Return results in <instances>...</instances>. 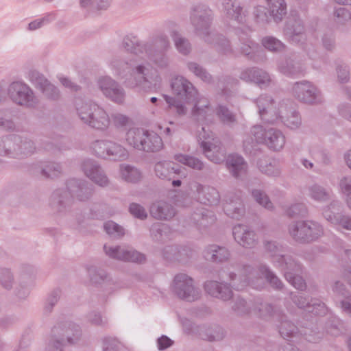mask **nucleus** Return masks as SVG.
I'll list each match as a JSON object with an SVG mask.
<instances>
[{"label": "nucleus", "mask_w": 351, "mask_h": 351, "mask_svg": "<svg viewBox=\"0 0 351 351\" xmlns=\"http://www.w3.org/2000/svg\"><path fill=\"white\" fill-rule=\"evenodd\" d=\"M172 88L177 94L178 99L182 100L186 104L193 106V111L195 114L199 117H205L208 112L207 101L205 99H197V93L191 83L183 78H176L172 82Z\"/></svg>", "instance_id": "f257e3e1"}, {"label": "nucleus", "mask_w": 351, "mask_h": 351, "mask_svg": "<svg viewBox=\"0 0 351 351\" xmlns=\"http://www.w3.org/2000/svg\"><path fill=\"white\" fill-rule=\"evenodd\" d=\"M126 140L131 146L147 152H156L162 147V139L159 136L153 134L149 136L147 132L140 129L130 130Z\"/></svg>", "instance_id": "f03ea898"}, {"label": "nucleus", "mask_w": 351, "mask_h": 351, "mask_svg": "<svg viewBox=\"0 0 351 351\" xmlns=\"http://www.w3.org/2000/svg\"><path fill=\"white\" fill-rule=\"evenodd\" d=\"M81 119L93 128L103 130L110 123L106 112L95 104H85L78 109Z\"/></svg>", "instance_id": "7ed1b4c3"}, {"label": "nucleus", "mask_w": 351, "mask_h": 351, "mask_svg": "<svg viewBox=\"0 0 351 351\" xmlns=\"http://www.w3.org/2000/svg\"><path fill=\"white\" fill-rule=\"evenodd\" d=\"M205 134V128L203 127L202 133H200L198 136L201 147L208 158L215 162H219L223 154L219 152L218 146L212 142L214 138H211L209 134L206 136Z\"/></svg>", "instance_id": "20e7f679"}, {"label": "nucleus", "mask_w": 351, "mask_h": 351, "mask_svg": "<svg viewBox=\"0 0 351 351\" xmlns=\"http://www.w3.org/2000/svg\"><path fill=\"white\" fill-rule=\"evenodd\" d=\"M175 289L178 295L187 300L195 299V290L192 285V279L184 274H180L176 276Z\"/></svg>", "instance_id": "39448f33"}, {"label": "nucleus", "mask_w": 351, "mask_h": 351, "mask_svg": "<svg viewBox=\"0 0 351 351\" xmlns=\"http://www.w3.org/2000/svg\"><path fill=\"white\" fill-rule=\"evenodd\" d=\"M10 93L12 99L19 104H28L32 100V90L24 84L21 82L13 83L10 88Z\"/></svg>", "instance_id": "423d86ee"}, {"label": "nucleus", "mask_w": 351, "mask_h": 351, "mask_svg": "<svg viewBox=\"0 0 351 351\" xmlns=\"http://www.w3.org/2000/svg\"><path fill=\"white\" fill-rule=\"evenodd\" d=\"M104 250L108 256L120 260L142 263L145 259L143 254L136 251H123L119 247L112 248L107 245L104 246Z\"/></svg>", "instance_id": "0eeeda50"}, {"label": "nucleus", "mask_w": 351, "mask_h": 351, "mask_svg": "<svg viewBox=\"0 0 351 351\" xmlns=\"http://www.w3.org/2000/svg\"><path fill=\"white\" fill-rule=\"evenodd\" d=\"M93 149L99 155H103L106 151L108 155L115 156L119 158L125 156V150L123 148L112 143L97 141L94 144Z\"/></svg>", "instance_id": "6e6552de"}, {"label": "nucleus", "mask_w": 351, "mask_h": 351, "mask_svg": "<svg viewBox=\"0 0 351 351\" xmlns=\"http://www.w3.org/2000/svg\"><path fill=\"white\" fill-rule=\"evenodd\" d=\"M100 86L104 93L112 98L116 102H121L123 100V93L117 88L115 83L108 77H104L100 81Z\"/></svg>", "instance_id": "1a4fd4ad"}, {"label": "nucleus", "mask_w": 351, "mask_h": 351, "mask_svg": "<svg viewBox=\"0 0 351 351\" xmlns=\"http://www.w3.org/2000/svg\"><path fill=\"white\" fill-rule=\"evenodd\" d=\"M206 290L209 294L215 297H219L226 300L231 298L232 291L226 285L219 284L217 282H208L205 285Z\"/></svg>", "instance_id": "9d476101"}, {"label": "nucleus", "mask_w": 351, "mask_h": 351, "mask_svg": "<svg viewBox=\"0 0 351 351\" xmlns=\"http://www.w3.org/2000/svg\"><path fill=\"white\" fill-rule=\"evenodd\" d=\"M233 234L235 240L241 245L248 247L254 243V234L247 231L246 227L239 225L234 227Z\"/></svg>", "instance_id": "9b49d317"}, {"label": "nucleus", "mask_w": 351, "mask_h": 351, "mask_svg": "<svg viewBox=\"0 0 351 351\" xmlns=\"http://www.w3.org/2000/svg\"><path fill=\"white\" fill-rule=\"evenodd\" d=\"M264 142L267 145L274 150L280 149L285 143L284 136L278 131L269 130L266 133Z\"/></svg>", "instance_id": "f8f14e48"}, {"label": "nucleus", "mask_w": 351, "mask_h": 351, "mask_svg": "<svg viewBox=\"0 0 351 351\" xmlns=\"http://www.w3.org/2000/svg\"><path fill=\"white\" fill-rule=\"evenodd\" d=\"M151 215L156 219H167L174 215V212L167 204H154L150 209Z\"/></svg>", "instance_id": "ddd939ff"}, {"label": "nucleus", "mask_w": 351, "mask_h": 351, "mask_svg": "<svg viewBox=\"0 0 351 351\" xmlns=\"http://www.w3.org/2000/svg\"><path fill=\"white\" fill-rule=\"evenodd\" d=\"M271 14L275 21L280 20L285 14L286 5L284 0H267Z\"/></svg>", "instance_id": "4468645a"}, {"label": "nucleus", "mask_w": 351, "mask_h": 351, "mask_svg": "<svg viewBox=\"0 0 351 351\" xmlns=\"http://www.w3.org/2000/svg\"><path fill=\"white\" fill-rule=\"evenodd\" d=\"M294 90L296 93H302V96L298 94V97L305 102H311L314 98L315 91L314 88L308 83L297 84Z\"/></svg>", "instance_id": "2eb2a0df"}, {"label": "nucleus", "mask_w": 351, "mask_h": 351, "mask_svg": "<svg viewBox=\"0 0 351 351\" xmlns=\"http://www.w3.org/2000/svg\"><path fill=\"white\" fill-rule=\"evenodd\" d=\"M228 169L235 176L245 169V164L243 162V158L235 155H230L227 160Z\"/></svg>", "instance_id": "dca6fc26"}, {"label": "nucleus", "mask_w": 351, "mask_h": 351, "mask_svg": "<svg viewBox=\"0 0 351 351\" xmlns=\"http://www.w3.org/2000/svg\"><path fill=\"white\" fill-rule=\"evenodd\" d=\"M85 172L88 177L100 186H104L108 182L106 177L101 173L97 167H93L91 170H88L87 167H86Z\"/></svg>", "instance_id": "f3484780"}, {"label": "nucleus", "mask_w": 351, "mask_h": 351, "mask_svg": "<svg viewBox=\"0 0 351 351\" xmlns=\"http://www.w3.org/2000/svg\"><path fill=\"white\" fill-rule=\"evenodd\" d=\"M121 176L123 179L128 182H136L141 178L140 172L136 169L129 166L121 168Z\"/></svg>", "instance_id": "a211bd4d"}, {"label": "nucleus", "mask_w": 351, "mask_h": 351, "mask_svg": "<svg viewBox=\"0 0 351 351\" xmlns=\"http://www.w3.org/2000/svg\"><path fill=\"white\" fill-rule=\"evenodd\" d=\"M176 160L178 162L193 169H200L202 167V162L193 157H188L184 155H178L176 156Z\"/></svg>", "instance_id": "6ab92c4d"}, {"label": "nucleus", "mask_w": 351, "mask_h": 351, "mask_svg": "<svg viewBox=\"0 0 351 351\" xmlns=\"http://www.w3.org/2000/svg\"><path fill=\"white\" fill-rule=\"evenodd\" d=\"M263 45L270 51H280L284 48L283 44L274 38L266 37L263 40Z\"/></svg>", "instance_id": "aec40b11"}, {"label": "nucleus", "mask_w": 351, "mask_h": 351, "mask_svg": "<svg viewBox=\"0 0 351 351\" xmlns=\"http://www.w3.org/2000/svg\"><path fill=\"white\" fill-rule=\"evenodd\" d=\"M210 251L213 253L212 258L215 261H222L228 256L227 250L223 247L213 246L210 248Z\"/></svg>", "instance_id": "412c9836"}, {"label": "nucleus", "mask_w": 351, "mask_h": 351, "mask_svg": "<svg viewBox=\"0 0 351 351\" xmlns=\"http://www.w3.org/2000/svg\"><path fill=\"white\" fill-rule=\"evenodd\" d=\"M311 232V228L307 227L305 223H302L299 226L296 227V230L291 232V234L294 237L300 239H306V237Z\"/></svg>", "instance_id": "4be33fe9"}, {"label": "nucleus", "mask_w": 351, "mask_h": 351, "mask_svg": "<svg viewBox=\"0 0 351 351\" xmlns=\"http://www.w3.org/2000/svg\"><path fill=\"white\" fill-rule=\"evenodd\" d=\"M104 228L108 234L119 236L123 234L122 228L112 221L106 223Z\"/></svg>", "instance_id": "5701e85b"}, {"label": "nucleus", "mask_w": 351, "mask_h": 351, "mask_svg": "<svg viewBox=\"0 0 351 351\" xmlns=\"http://www.w3.org/2000/svg\"><path fill=\"white\" fill-rule=\"evenodd\" d=\"M253 196L254 197V198L256 199L257 202L258 204H260L261 205L263 206L264 207H265L267 208H271V203L269 200L267 196L263 194L261 191H254L253 192Z\"/></svg>", "instance_id": "b1692460"}, {"label": "nucleus", "mask_w": 351, "mask_h": 351, "mask_svg": "<svg viewBox=\"0 0 351 351\" xmlns=\"http://www.w3.org/2000/svg\"><path fill=\"white\" fill-rule=\"evenodd\" d=\"M130 211L132 215L141 219H143L147 217L145 210L140 205L136 204H132L130 205Z\"/></svg>", "instance_id": "393cba45"}, {"label": "nucleus", "mask_w": 351, "mask_h": 351, "mask_svg": "<svg viewBox=\"0 0 351 351\" xmlns=\"http://www.w3.org/2000/svg\"><path fill=\"white\" fill-rule=\"evenodd\" d=\"M217 115L221 119L223 122H231L234 120L233 117L228 110L223 108L220 107L217 110Z\"/></svg>", "instance_id": "a878e982"}, {"label": "nucleus", "mask_w": 351, "mask_h": 351, "mask_svg": "<svg viewBox=\"0 0 351 351\" xmlns=\"http://www.w3.org/2000/svg\"><path fill=\"white\" fill-rule=\"evenodd\" d=\"M39 86L47 96L52 97L51 93L55 90V88L47 80H41V82H39Z\"/></svg>", "instance_id": "bb28decb"}, {"label": "nucleus", "mask_w": 351, "mask_h": 351, "mask_svg": "<svg viewBox=\"0 0 351 351\" xmlns=\"http://www.w3.org/2000/svg\"><path fill=\"white\" fill-rule=\"evenodd\" d=\"M175 42L177 49L180 52L185 54L189 51V44L184 39L179 38Z\"/></svg>", "instance_id": "cd10ccee"}, {"label": "nucleus", "mask_w": 351, "mask_h": 351, "mask_svg": "<svg viewBox=\"0 0 351 351\" xmlns=\"http://www.w3.org/2000/svg\"><path fill=\"white\" fill-rule=\"evenodd\" d=\"M190 69L193 71L196 75L200 77L203 80H206L208 79V75L206 72L196 64H191L190 65Z\"/></svg>", "instance_id": "c85d7f7f"}, {"label": "nucleus", "mask_w": 351, "mask_h": 351, "mask_svg": "<svg viewBox=\"0 0 351 351\" xmlns=\"http://www.w3.org/2000/svg\"><path fill=\"white\" fill-rule=\"evenodd\" d=\"M171 340L166 336H162L158 340V346L160 350H164L171 346Z\"/></svg>", "instance_id": "c756f323"}, {"label": "nucleus", "mask_w": 351, "mask_h": 351, "mask_svg": "<svg viewBox=\"0 0 351 351\" xmlns=\"http://www.w3.org/2000/svg\"><path fill=\"white\" fill-rule=\"evenodd\" d=\"M113 121L117 126H123L128 123L129 120L124 115L117 114L114 116Z\"/></svg>", "instance_id": "7c9ffc66"}, {"label": "nucleus", "mask_w": 351, "mask_h": 351, "mask_svg": "<svg viewBox=\"0 0 351 351\" xmlns=\"http://www.w3.org/2000/svg\"><path fill=\"white\" fill-rule=\"evenodd\" d=\"M337 16L338 18H342V22L351 19L350 14L343 8H340L337 10Z\"/></svg>", "instance_id": "2f4dec72"}, {"label": "nucleus", "mask_w": 351, "mask_h": 351, "mask_svg": "<svg viewBox=\"0 0 351 351\" xmlns=\"http://www.w3.org/2000/svg\"><path fill=\"white\" fill-rule=\"evenodd\" d=\"M291 281L293 285L298 289H302L305 287V283L304 280L300 277H294Z\"/></svg>", "instance_id": "473e14b6"}, {"label": "nucleus", "mask_w": 351, "mask_h": 351, "mask_svg": "<svg viewBox=\"0 0 351 351\" xmlns=\"http://www.w3.org/2000/svg\"><path fill=\"white\" fill-rule=\"evenodd\" d=\"M341 187L344 193L349 192L348 193V204L350 208H351V186L350 185H344L343 182L341 183Z\"/></svg>", "instance_id": "72a5a7b5"}, {"label": "nucleus", "mask_w": 351, "mask_h": 351, "mask_svg": "<svg viewBox=\"0 0 351 351\" xmlns=\"http://www.w3.org/2000/svg\"><path fill=\"white\" fill-rule=\"evenodd\" d=\"M253 132H254V135L256 139L258 141L261 142V139L262 138V136L263 135V130L262 127H261V126L254 127Z\"/></svg>", "instance_id": "f704fd0d"}, {"label": "nucleus", "mask_w": 351, "mask_h": 351, "mask_svg": "<svg viewBox=\"0 0 351 351\" xmlns=\"http://www.w3.org/2000/svg\"><path fill=\"white\" fill-rule=\"evenodd\" d=\"M265 101L267 102V104H270L271 102L267 101V99L264 98H259L258 99V106L259 108L260 114L262 115L263 114V112L265 111V108H263V106L265 104Z\"/></svg>", "instance_id": "c9c22d12"}, {"label": "nucleus", "mask_w": 351, "mask_h": 351, "mask_svg": "<svg viewBox=\"0 0 351 351\" xmlns=\"http://www.w3.org/2000/svg\"><path fill=\"white\" fill-rule=\"evenodd\" d=\"M343 309L348 313H351V300L343 301L342 302Z\"/></svg>", "instance_id": "e433bc0d"}, {"label": "nucleus", "mask_w": 351, "mask_h": 351, "mask_svg": "<svg viewBox=\"0 0 351 351\" xmlns=\"http://www.w3.org/2000/svg\"><path fill=\"white\" fill-rule=\"evenodd\" d=\"M210 194L211 195V199L208 198L209 203L213 204L215 201L218 200L219 194L215 189H211Z\"/></svg>", "instance_id": "4c0bfd02"}, {"label": "nucleus", "mask_w": 351, "mask_h": 351, "mask_svg": "<svg viewBox=\"0 0 351 351\" xmlns=\"http://www.w3.org/2000/svg\"><path fill=\"white\" fill-rule=\"evenodd\" d=\"M166 101L168 104H169L170 106H176L177 110H178V112L179 113H182L184 112V110H182V108L181 106L178 105V104H175L174 102L173 101V99L170 98V97H166Z\"/></svg>", "instance_id": "58836bf2"}, {"label": "nucleus", "mask_w": 351, "mask_h": 351, "mask_svg": "<svg viewBox=\"0 0 351 351\" xmlns=\"http://www.w3.org/2000/svg\"><path fill=\"white\" fill-rule=\"evenodd\" d=\"M43 21H35L29 24V29H36L39 27L42 23Z\"/></svg>", "instance_id": "ea45409f"}, {"label": "nucleus", "mask_w": 351, "mask_h": 351, "mask_svg": "<svg viewBox=\"0 0 351 351\" xmlns=\"http://www.w3.org/2000/svg\"><path fill=\"white\" fill-rule=\"evenodd\" d=\"M267 278L270 280L271 282L275 284L277 287H279L277 284L278 282V280L276 277L274 276L271 274H269Z\"/></svg>", "instance_id": "a19ab883"}, {"label": "nucleus", "mask_w": 351, "mask_h": 351, "mask_svg": "<svg viewBox=\"0 0 351 351\" xmlns=\"http://www.w3.org/2000/svg\"><path fill=\"white\" fill-rule=\"evenodd\" d=\"M60 81L64 86L70 87L71 88L73 89L72 83L69 80H67L66 78H62V79H60Z\"/></svg>", "instance_id": "79ce46f5"}, {"label": "nucleus", "mask_w": 351, "mask_h": 351, "mask_svg": "<svg viewBox=\"0 0 351 351\" xmlns=\"http://www.w3.org/2000/svg\"><path fill=\"white\" fill-rule=\"evenodd\" d=\"M162 169H163V166H162V164L158 163V164H157V165H156L155 169H156V171L157 174H158L159 176H162V173L159 174V171H160V170H162Z\"/></svg>", "instance_id": "37998d69"}, {"label": "nucleus", "mask_w": 351, "mask_h": 351, "mask_svg": "<svg viewBox=\"0 0 351 351\" xmlns=\"http://www.w3.org/2000/svg\"><path fill=\"white\" fill-rule=\"evenodd\" d=\"M346 162L349 167L351 169V150L346 155Z\"/></svg>", "instance_id": "c03bdc74"}, {"label": "nucleus", "mask_w": 351, "mask_h": 351, "mask_svg": "<svg viewBox=\"0 0 351 351\" xmlns=\"http://www.w3.org/2000/svg\"><path fill=\"white\" fill-rule=\"evenodd\" d=\"M339 4H350L351 0H335Z\"/></svg>", "instance_id": "a18cd8bd"}, {"label": "nucleus", "mask_w": 351, "mask_h": 351, "mask_svg": "<svg viewBox=\"0 0 351 351\" xmlns=\"http://www.w3.org/2000/svg\"><path fill=\"white\" fill-rule=\"evenodd\" d=\"M343 226L346 228V229H348V230H351V219L348 221H346L344 223V225Z\"/></svg>", "instance_id": "49530a36"}, {"label": "nucleus", "mask_w": 351, "mask_h": 351, "mask_svg": "<svg viewBox=\"0 0 351 351\" xmlns=\"http://www.w3.org/2000/svg\"><path fill=\"white\" fill-rule=\"evenodd\" d=\"M304 165L306 167H313V164L311 162H308V161L305 160L304 162Z\"/></svg>", "instance_id": "de8ad7c7"}, {"label": "nucleus", "mask_w": 351, "mask_h": 351, "mask_svg": "<svg viewBox=\"0 0 351 351\" xmlns=\"http://www.w3.org/2000/svg\"><path fill=\"white\" fill-rule=\"evenodd\" d=\"M137 71L139 74H143V66H138L137 68Z\"/></svg>", "instance_id": "09e8293b"}, {"label": "nucleus", "mask_w": 351, "mask_h": 351, "mask_svg": "<svg viewBox=\"0 0 351 351\" xmlns=\"http://www.w3.org/2000/svg\"><path fill=\"white\" fill-rule=\"evenodd\" d=\"M181 184V182L180 180H175L173 182V184L174 186H180Z\"/></svg>", "instance_id": "8fccbe9b"}, {"label": "nucleus", "mask_w": 351, "mask_h": 351, "mask_svg": "<svg viewBox=\"0 0 351 351\" xmlns=\"http://www.w3.org/2000/svg\"><path fill=\"white\" fill-rule=\"evenodd\" d=\"M318 307L324 313L326 311L325 306L324 304H319Z\"/></svg>", "instance_id": "3c124183"}, {"label": "nucleus", "mask_w": 351, "mask_h": 351, "mask_svg": "<svg viewBox=\"0 0 351 351\" xmlns=\"http://www.w3.org/2000/svg\"><path fill=\"white\" fill-rule=\"evenodd\" d=\"M134 141H136V142H138L139 143L140 141H141V138L138 137L137 136H136L134 138Z\"/></svg>", "instance_id": "603ef678"}, {"label": "nucleus", "mask_w": 351, "mask_h": 351, "mask_svg": "<svg viewBox=\"0 0 351 351\" xmlns=\"http://www.w3.org/2000/svg\"><path fill=\"white\" fill-rule=\"evenodd\" d=\"M172 169L174 170V172L176 173H180V171L179 169H174V167H172Z\"/></svg>", "instance_id": "864d4df0"}, {"label": "nucleus", "mask_w": 351, "mask_h": 351, "mask_svg": "<svg viewBox=\"0 0 351 351\" xmlns=\"http://www.w3.org/2000/svg\"><path fill=\"white\" fill-rule=\"evenodd\" d=\"M313 196H314V197L315 199H320L321 198L318 195H316V194H314Z\"/></svg>", "instance_id": "5fc2aeb1"}, {"label": "nucleus", "mask_w": 351, "mask_h": 351, "mask_svg": "<svg viewBox=\"0 0 351 351\" xmlns=\"http://www.w3.org/2000/svg\"><path fill=\"white\" fill-rule=\"evenodd\" d=\"M151 101H152L153 103H154V102L156 101V97H152V98L151 99Z\"/></svg>", "instance_id": "6e6d98bb"}, {"label": "nucleus", "mask_w": 351, "mask_h": 351, "mask_svg": "<svg viewBox=\"0 0 351 351\" xmlns=\"http://www.w3.org/2000/svg\"><path fill=\"white\" fill-rule=\"evenodd\" d=\"M81 3L84 5L86 4V0H81Z\"/></svg>", "instance_id": "4d7b16f0"}, {"label": "nucleus", "mask_w": 351, "mask_h": 351, "mask_svg": "<svg viewBox=\"0 0 351 351\" xmlns=\"http://www.w3.org/2000/svg\"><path fill=\"white\" fill-rule=\"evenodd\" d=\"M291 40H292V41H296V40H295V36H293L291 37Z\"/></svg>", "instance_id": "13d9d810"}, {"label": "nucleus", "mask_w": 351, "mask_h": 351, "mask_svg": "<svg viewBox=\"0 0 351 351\" xmlns=\"http://www.w3.org/2000/svg\"><path fill=\"white\" fill-rule=\"evenodd\" d=\"M166 132L168 134L169 132V128H166Z\"/></svg>", "instance_id": "bf43d9fd"}, {"label": "nucleus", "mask_w": 351, "mask_h": 351, "mask_svg": "<svg viewBox=\"0 0 351 351\" xmlns=\"http://www.w3.org/2000/svg\"><path fill=\"white\" fill-rule=\"evenodd\" d=\"M280 333H281L282 335H284V332L282 330H280Z\"/></svg>", "instance_id": "052dcab7"}]
</instances>
